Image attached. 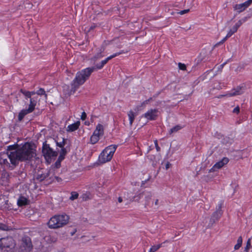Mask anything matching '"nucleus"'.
Wrapping results in <instances>:
<instances>
[{
  "instance_id": "obj_37",
  "label": "nucleus",
  "mask_w": 252,
  "mask_h": 252,
  "mask_svg": "<svg viewBox=\"0 0 252 252\" xmlns=\"http://www.w3.org/2000/svg\"><path fill=\"white\" fill-rule=\"evenodd\" d=\"M189 11V9H185L184 10H181L180 12H178L179 14L180 15H183L184 14H186L188 13Z\"/></svg>"
},
{
  "instance_id": "obj_23",
  "label": "nucleus",
  "mask_w": 252,
  "mask_h": 252,
  "mask_svg": "<svg viewBox=\"0 0 252 252\" xmlns=\"http://www.w3.org/2000/svg\"><path fill=\"white\" fill-rule=\"evenodd\" d=\"M128 117L129 121V124L130 126H131L135 119V115L132 111H130L128 113Z\"/></svg>"
},
{
  "instance_id": "obj_43",
  "label": "nucleus",
  "mask_w": 252,
  "mask_h": 252,
  "mask_svg": "<svg viewBox=\"0 0 252 252\" xmlns=\"http://www.w3.org/2000/svg\"><path fill=\"white\" fill-rule=\"evenodd\" d=\"M63 158H64L62 154H61V155H60V156H59V159H58V160H63Z\"/></svg>"
},
{
  "instance_id": "obj_27",
  "label": "nucleus",
  "mask_w": 252,
  "mask_h": 252,
  "mask_svg": "<svg viewBox=\"0 0 252 252\" xmlns=\"http://www.w3.org/2000/svg\"><path fill=\"white\" fill-rule=\"evenodd\" d=\"M11 229V228L7 225L0 222V230L8 231Z\"/></svg>"
},
{
  "instance_id": "obj_3",
  "label": "nucleus",
  "mask_w": 252,
  "mask_h": 252,
  "mask_svg": "<svg viewBox=\"0 0 252 252\" xmlns=\"http://www.w3.org/2000/svg\"><path fill=\"white\" fill-rule=\"evenodd\" d=\"M69 219V216L66 214L55 215L49 220L47 225L51 229L59 228L66 224Z\"/></svg>"
},
{
  "instance_id": "obj_39",
  "label": "nucleus",
  "mask_w": 252,
  "mask_h": 252,
  "mask_svg": "<svg viewBox=\"0 0 252 252\" xmlns=\"http://www.w3.org/2000/svg\"><path fill=\"white\" fill-rule=\"evenodd\" d=\"M86 117H87V115H86V113L85 112H83L82 113V114H81V119L82 120H84L86 118Z\"/></svg>"
},
{
  "instance_id": "obj_33",
  "label": "nucleus",
  "mask_w": 252,
  "mask_h": 252,
  "mask_svg": "<svg viewBox=\"0 0 252 252\" xmlns=\"http://www.w3.org/2000/svg\"><path fill=\"white\" fill-rule=\"evenodd\" d=\"M178 67L181 70H185L186 69V66L185 64L179 63H178Z\"/></svg>"
},
{
  "instance_id": "obj_44",
  "label": "nucleus",
  "mask_w": 252,
  "mask_h": 252,
  "mask_svg": "<svg viewBox=\"0 0 252 252\" xmlns=\"http://www.w3.org/2000/svg\"><path fill=\"white\" fill-rule=\"evenodd\" d=\"M61 154H62L63 156L65 154V150L64 149H62V153Z\"/></svg>"
},
{
  "instance_id": "obj_10",
  "label": "nucleus",
  "mask_w": 252,
  "mask_h": 252,
  "mask_svg": "<svg viewBox=\"0 0 252 252\" xmlns=\"http://www.w3.org/2000/svg\"><path fill=\"white\" fill-rule=\"evenodd\" d=\"M245 88L243 87L238 86L233 89L230 92L227 93L224 96L228 97H232L234 96L239 95L244 93Z\"/></svg>"
},
{
  "instance_id": "obj_7",
  "label": "nucleus",
  "mask_w": 252,
  "mask_h": 252,
  "mask_svg": "<svg viewBox=\"0 0 252 252\" xmlns=\"http://www.w3.org/2000/svg\"><path fill=\"white\" fill-rule=\"evenodd\" d=\"M37 101V99L34 97L31 98V99H30V104L28 108L21 110L19 114L18 119L19 121H21L25 115L32 112L34 110Z\"/></svg>"
},
{
  "instance_id": "obj_17",
  "label": "nucleus",
  "mask_w": 252,
  "mask_h": 252,
  "mask_svg": "<svg viewBox=\"0 0 252 252\" xmlns=\"http://www.w3.org/2000/svg\"><path fill=\"white\" fill-rule=\"evenodd\" d=\"M145 195V205L146 206H150L151 205L150 201L153 197V193L151 192H146L144 193Z\"/></svg>"
},
{
  "instance_id": "obj_34",
  "label": "nucleus",
  "mask_w": 252,
  "mask_h": 252,
  "mask_svg": "<svg viewBox=\"0 0 252 252\" xmlns=\"http://www.w3.org/2000/svg\"><path fill=\"white\" fill-rule=\"evenodd\" d=\"M246 7H248L252 3V0H248L244 2Z\"/></svg>"
},
{
  "instance_id": "obj_22",
  "label": "nucleus",
  "mask_w": 252,
  "mask_h": 252,
  "mask_svg": "<svg viewBox=\"0 0 252 252\" xmlns=\"http://www.w3.org/2000/svg\"><path fill=\"white\" fill-rule=\"evenodd\" d=\"M100 138L96 136L95 134H94L93 133L91 136L90 137V143L92 144H95L96 143L98 142V141L99 140Z\"/></svg>"
},
{
  "instance_id": "obj_42",
  "label": "nucleus",
  "mask_w": 252,
  "mask_h": 252,
  "mask_svg": "<svg viewBox=\"0 0 252 252\" xmlns=\"http://www.w3.org/2000/svg\"><path fill=\"white\" fill-rule=\"evenodd\" d=\"M170 163L169 162H167L166 165H165V168H166V169H168L170 167Z\"/></svg>"
},
{
  "instance_id": "obj_41",
  "label": "nucleus",
  "mask_w": 252,
  "mask_h": 252,
  "mask_svg": "<svg viewBox=\"0 0 252 252\" xmlns=\"http://www.w3.org/2000/svg\"><path fill=\"white\" fill-rule=\"evenodd\" d=\"M102 57V55L101 54V53L98 54L96 56H95L94 58V59H99Z\"/></svg>"
},
{
  "instance_id": "obj_49",
  "label": "nucleus",
  "mask_w": 252,
  "mask_h": 252,
  "mask_svg": "<svg viewBox=\"0 0 252 252\" xmlns=\"http://www.w3.org/2000/svg\"><path fill=\"white\" fill-rule=\"evenodd\" d=\"M148 101H149V100H146V101H145V102H144V104H146V103L147 104V103H148Z\"/></svg>"
},
{
  "instance_id": "obj_47",
  "label": "nucleus",
  "mask_w": 252,
  "mask_h": 252,
  "mask_svg": "<svg viewBox=\"0 0 252 252\" xmlns=\"http://www.w3.org/2000/svg\"><path fill=\"white\" fill-rule=\"evenodd\" d=\"M223 43V42H222V41L221 40L220 42H218L217 44H216V46H217V45H220V44H222Z\"/></svg>"
},
{
  "instance_id": "obj_12",
  "label": "nucleus",
  "mask_w": 252,
  "mask_h": 252,
  "mask_svg": "<svg viewBox=\"0 0 252 252\" xmlns=\"http://www.w3.org/2000/svg\"><path fill=\"white\" fill-rule=\"evenodd\" d=\"M245 21V20L242 19L240 20L238 22H237L235 25L229 31L228 33H227V36L230 37L235 32H236L238 28L241 26V25Z\"/></svg>"
},
{
  "instance_id": "obj_11",
  "label": "nucleus",
  "mask_w": 252,
  "mask_h": 252,
  "mask_svg": "<svg viewBox=\"0 0 252 252\" xmlns=\"http://www.w3.org/2000/svg\"><path fill=\"white\" fill-rule=\"evenodd\" d=\"M157 113L158 110L157 109H151L142 116V117H144L148 120H153L157 117Z\"/></svg>"
},
{
  "instance_id": "obj_2",
  "label": "nucleus",
  "mask_w": 252,
  "mask_h": 252,
  "mask_svg": "<svg viewBox=\"0 0 252 252\" xmlns=\"http://www.w3.org/2000/svg\"><path fill=\"white\" fill-rule=\"evenodd\" d=\"M94 67H87L77 72L75 77L71 83L70 94H73L79 87L89 79L92 73L94 70Z\"/></svg>"
},
{
  "instance_id": "obj_24",
  "label": "nucleus",
  "mask_w": 252,
  "mask_h": 252,
  "mask_svg": "<svg viewBox=\"0 0 252 252\" xmlns=\"http://www.w3.org/2000/svg\"><path fill=\"white\" fill-rule=\"evenodd\" d=\"M242 238L239 237L237 241V244L234 246V249L235 250H238L242 246Z\"/></svg>"
},
{
  "instance_id": "obj_46",
  "label": "nucleus",
  "mask_w": 252,
  "mask_h": 252,
  "mask_svg": "<svg viewBox=\"0 0 252 252\" xmlns=\"http://www.w3.org/2000/svg\"><path fill=\"white\" fill-rule=\"evenodd\" d=\"M122 201H123V199H122V197H119L118 198V201H119V203H121L122 202Z\"/></svg>"
},
{
  "instance_id": "obj_32",
  "label": "nucleus",
  "mask_w": 252,
  "mask_h": 252,
  "mask_svg": "<svg viewBox=\"0 0 252 252\" xmlns=\"http://www.w3.org/2000/svg\"><path fill=\"white\" fill-rule=\"evenodd\" d=\"M158 206V199H157L155 200L154 203H152V204H151V205L150 206H151L152 207H155V208H157Z\"/></svg>"
},
{
  "instance_id": "obj_15",
  "label": "nucleus",
  "mask_w": 252,
  "mask_h": 252,
  "mask_svg": "<svg viewBox=\"0 0 252 252\" xmlns=\"http://www.w3.org/2000/svg\"><path fill=\"white\" fill-rule=\"evenodd\" d=\"M93 133L99 138L102 137L104 134V126L102 124H98L96 126Z\"/></svg>"
},
{
  "instance_id": "obj_31",
  "label": "nucleus",
  "mask_w": 252,
  "mask_h": 252,
  "mask_svg": "<svg viewBox=\"0 0 252 252\" xmlns=\"http://www.w3.org/2000/svg\"><path fill=\"white\" fill-rule=\"evenodd\" d=\"M142 193H139L134 197L133 200L135 201H138L139 199L142 197Z\"/></svg>"
},
{
  "instance_id": "obj_16",
  "label": "nucleus",
  "mask_w": 252,
  "mask_h": 252,
  "mask_svg": "<svg viewBox=\"0 0 252 252\" xmlns=\"http://www.w3.org/2000/svg\"><path fill=\"white\" fill-rule=\"evenodd\" d=\"M80 125V121H78L73 124L68 126L66 128V130L68 132H72L77 130Z\"/></svg>"
},
{
  "instance_id": "obj_21",
  "label": "nucleus",
  "mask_w": 252,
  "mask_h": 252,
  "mask_svg": "<svg viewBox=\"0 0 252 252\" xmlns=\"http://www.w3.org/2000/svg\"><path fill=\"white\" fill-rule=\"evenodd\" d=\"M250 250H251V252H252V236L248 240L245 248V251L246 252H249Z\"/></svg>"
},
{
  "instance_id": "obj_30",
  "label": "nucleus",
  "mask_w": 252,
  "mask_h": 252,
  "mask_svg": "<svg viewBox=\"0 0 252 252\" xmlns=\"http://www.w3.org/2000/svg\"><path fill=\"white\" fill-rule=\"evenodd\" d=\"M78 196V194L75 192H73L71 193V195L70 197V199L73 200L76 198H77Z\"/></svg>"
},
{
  "instance_id": "obj_25",
  "label": "nucleus",
  "mask_w": 252,
  "mask_h": 252,
  "mask_svg": "<svg viewBox=\"0 0 252 252\" xmlns=\"http://www.w3.org/2000/svg\"><path fill=\"white\" fill-rule=\"evenodd\" d=\"M182 126H180V125H177V126H174L173 127L171 128L170 130H169V133L170 134H172L173 133H175V132H177L178 130H180L182 128Z\"/></svg>"
},
{
  "instance_id": "obj_48",
  "label": "nucleus",
  "mask_w": 252,
  "mask_h": 252,
  "mask_svg": "<svg viewBox=\"0 0 252 252\" xmlns=\"http://www.w3.org/2000/svg\"><path fill=\"white\" fill-rule=\"evenodd\" d=\"M221 203H220V205H219V209H220L221 207Z\"/></svg>"
},
{
  "instance_id": "obj_1",
  "label": "nucleus",
  "mask_w": 252,
  "mask_h": 252,
  "mask_svg": "<svg viewBox=\"0 0 252 252\" xmlns=\"http://www.w3.org/2000/svg\"><path fill=\"white\" fill-rule=\"evenodd\" d=\"M35 155L34 150L32 148L30 143H25L21 147L16 150L10 151L7 153L11 163L16 164L18 161L30 160Z\"/></svg>"
},
{
  "instance_id": "obj_20",
  "label": "nucleus",
  "mask_w": 252,
  "mask_h": 252,
  "mask_svg": "<svg viewBox=\"0 0 252 252\" xmlns=\"http://www.w3.org/2000/svg\"><path fill=\"white\" fill-rule=\"evenodd\" d=\"M247 8L246 5L244 3H242L241 4H236L234 6V9L235 10H236L238 12L240 13L243 11H244Z\"/></svg>"
},
{
  "instance_id": "obj_38",
  "label": "nucleus",
  "mask_w": 252,
  "mask_h": 252,
  "mask_svg": "<svg viewBox=\"0 0 252 252\" xmlns=\"http://www.w3.org/2000/svg\"><path fill=\"white\" fill-rule=\"evenodd\" d=\"M154 143H155V147H156V148L157 149V151H159L160 150V148L158 146V141L157 140H155L154 141Z\"/></svg>"
},
{
  "instance_id": "obj_29",
  "label": "nucleus",
  "mask_w": 252,
  "mask_h": 252,
  "mask_svg": "<svg viewBox=\"0 0 252 252\" xmlns=\"http://www.w3.org/2000/svg\"><path fill=\"white\" fill-rule=\"evenodd\" d=\"M221 215V213L220 210L217 211L213 214V215L212 216V218H215L216 219H218L220 217Z\"/></svg>"
},
{
  "instance_id": "obj_45",
  "label": "nucleus",
  "mask_w": 252,
  "mask_h": 252,
  "mask_svg": "<svg viewBox=\"0 0 252 252\" xmlns=\"http://www.w3.org/2000/svg\"><path fill=\"white\" fill-rule=\"evenodd\" d=\"M228 38H229V37H227L226 35V36L221 40V41L224 42Z\"/></svg>"
},
{
  "instance_id": "obj_35",
  "label": "nucleus",
  "mask_w": 252,
  "mask_h": 252,
  "mask_svg": "<svg viewBox=\"0 0 252 252\" xmlns=\"http://www.w3.org/2000/svg\"><path fill=\"white\" fill-rule=\"evenodd\" d=\"M240 112V108L238 106H236L233 110L234 113L238 114Z\"/></svg>"
},
{
  "instance_id": "obj_40",
  "label": "nucleus",
  "mask_w": 252,
  "mask_h": 252,
  "mask_svg": "<svg viewBox=\"0 0 252 252\" xmlns=\"http://www.w3.org/2000/svg\"><path fill=\"white\" fill-rule=\"evenodd\" d=\"M57 144L58 146H59L60 147H61V148L63 147L64 146V143L63 142H60V143L57 142Z\"/></svg>"
},
{
  "instance_id": "obj_8",
  "label": "nucleus",
  "mask_w": 252,
  "mask_h": 252,
  "mask_svg": "<svg viewBox=\"0 0 252 252\" xmlns=\"http://www.w3.org/2000/svg\"><path fill=\"white\" fill-rule=\"evenodd\" d=\"M42 153L48 162H50L52 158H55L57 156V153L54 151L47 145H43Z\"/></svg>"
},
{
  "instance_id": "obj_26",
  "label": "nucleus",
  "mask_w": 252,
  "mask_h": 252,
  "mask_svg": "<svg viewBox=\"0 0 252 252\" xmlns=\"http://www.w3.org/2000/svg\"><path fill=\"white\" fill-rule=\"evenodd\" d=\"M161 247V244L156 245L152 246L149 251V252H155Z\"/></svg>"
},
{
  "instance_id": "obj_9",
  "label": "nucleus",
  "mask_w": 252,
  "mask_h": 252,
  "mask_svg": "<svg viewBox=\"0 0 252 252\" xmlns=\"http://www.w3.org/2000/svg\"><path fill=\"white\" fill-rule=\"evenodd\" d=\"M229 159L226 157L223 158L220 160L216 162L213 166L209 170V172H214L221 168L225 165L227 164Z\"/></svg>"
},
{
  "instance_id": "obj_28",
  "label": "nucleus",
  "mask_w": 252,
  "mask_h": 252,
  "mask_svg": "<svg viewBox=\"0 0 252 252\" xmlns=\"http://www.w3.org/2000/svg\"><path fill=\"white\" fill-rule=\"evenodd\" d=\"M36 94L38 95H45V97H47V95L45 94V92L44 89L40 88L36 92Z\"/></svg>"
},
{
  "instance_id": "obj_5",
  "label": "nucleus",
  "mask_w": 252,
  "mask_h": 252,
  "mask_svg": "<svg viewBox=\"0 0 252 252\" xmlns=\"http://www.w3.org/2000/svg\"><path fill=\"white\" fill-rule=\"evenodd\" d=\"M15 243L12 237H7L0 239V248L4 252H14Z\"/></svg>"
},
{
  "instance_id": "obj_13",
  "label": "nucleus",
  "mask_w": 252,
  "mask_h": 252,
  "mask_svg": "<svg viewBox=\"0 0 252 252\" xmlns=\"http://www.w3.org/2000/svg\"><path fill=\"white\" fill-rule=\"evenodd\" d=\"M121 54V52H118V53H116L108 57L105 60L102 61L100 63V64H98L96 65L95 67H94V68H96L98 69L102 68L103 67V66L108 62V61L109 60L112 59V58H113L117 56H119Z\"/></svg>"
},
{
  "instance_id": "obj_4",
  "label": "nucleus",
  "mask_w": 252,
  "mask_h": 252,
  "mask_svg": "<svg viewBox=\"0 0 252 252\" xmlns=\"http://www.w3.org/2000/svg\"><path fill=\"white\" fill-rule=\"evenodd\" d=\"M117 148V146L116 145H111L105 148L99 156V161L104 163L110 161Z\"/></svg>"
},
{
  "instance_id": "obj_18",
  "label": "nucleus",
  "mask_w": 252,
  "mask_h": 252,
  "mask_svg": "<svg viewBox=\"0 0 252 252\" xmlns=\"http://www.w3.org/2000/svg\"><path fill=\"white\" fill-rule=\"evenodd\" d=\"M28 203V199L24 196H20L17 200V204L19 206L27 205Z\"/></svg>"
},
{
  "instance_id": "obj_36",
  "label": "nucleus",
  "mask_w": 252,
  "mask_h": 252,
  "mask_svg": "<svg viewBox=\"0 0 252 252\" xmlns=\"http://www.w3.org/2000/svg\"><path fill=\"white\" fill-rule=\"evenodd\" d=\"M0 161L1 163H3L4 164H9L7 159H6V158H1Z\"/></svg>"
},
{
  "instance_id": "obj_6",
  "label": "nucleus",
  "mask_w": 252,
  "mask_h": 252,
  "mask_svg": "<svg viewBox=\"0 0 252 252\" xmlns=\"http://www.w3.org/2000/svg\"><path fill=\"white\" fill-rule=\"evenodd\" d=\"M32 249V245L31 238L24 237L22 239L18 252H30Z\"/></svg>"
},
{
  "instance_id": "obj_19",
  "label": "nucleus",
  "mask_w": 252,
  "mask_h": 252,
  "mask_svg": "<svg viewBox=\"0 0 252 252\" xmlns=\"http://www.w3.org/2000/svg\"><path fill=\"white\" fill-rule=\"evenodd\" d=\"M22 93L25 96L26 98H30V99L31 98H33V97H32V95L35 94H36V92H35L34 91L32 92H29L27 91L26 90H21ZM35 98H37L38 99L37 97H34Z\"/></svg>"
},
{
  "instance_id": "obj_14",
  "label": "nucleus",
  "mask_w": 252,
  "mask_h": 252,
  "mask_svg": "<svg viewBox=\"0 0 252 252\" xmlns=\"http://www.w3.org/2000/svg\"><path fill=\"white\" fill-rule=\"evenodd\" d=\"M52 169L50 170H45L44 172H42L41 173L39 172L36 176V179L39 181H42L48 177L50 176V175L52 173L51 172Z\"/></svg>"
}]
</instances>
